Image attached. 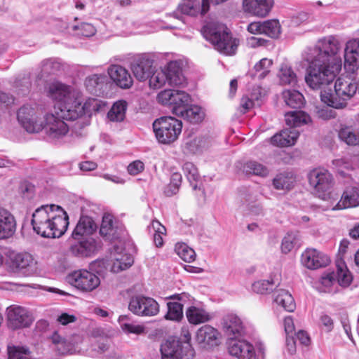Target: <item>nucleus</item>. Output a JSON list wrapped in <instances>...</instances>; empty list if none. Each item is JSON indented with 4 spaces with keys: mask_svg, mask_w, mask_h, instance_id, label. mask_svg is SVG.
<instances>
[{
    "mask_svg": "<svg viewBox=\"0 0 359 359\" xmlns=\"http://www.w3.org/2000/svg\"><path fill=\"white\" fill-rule=\"evenodd\" d=\"M274 302L281 306L285 311L292 312L296 307L294 298L286 290L277 289L273 293Z\"/></svg>",
    "mask_w": 359,
    "mask_h": 359,
    "instance_id": "obj_32",
    "label": "nucleus"
},
{
    "mask_svg": "<svg viewBox=\"0 0 359 359\" xmlns=\"http://www.w3.org/2000/svg\"><path fill=\"white\" fill-rule=\"evenodd\" d=\"M107 102L97 98H88L84 103L82 102V111H83V118H88L86 121H83L81 125L82 127L89 124V118L94 112L101 111L105 107Z\"/></svg>",
    "mask_w": 359,
    "mask_h": 359,
    "instance_id": "obj_31",
    "label": "nucleus"
},
{
    "mask_svg": "<svg viewBox=\"0 0 359 359\" xmlns=\"http://www.w3.org/2000/svg\"><path fill=\"white\" fill-rule=\"evenodd\" d=\"M357 91H320V98L327 107L335 109L346 106V101L353 97Z\"/></svg>",
    "mask_w": 359,
    "mask_h": 359,
    "instance_id": "obj_17",
    "label": "nucleus"
},
{
    "mask_svg": "<svg viewBox=\"0 0 359 359\" xmlns=\"http://www.w3.org/2000/svg\"><path fill=\"white\" fill-rule=\"evenodd\" d=\"M150 232H154V243L158 248L162 247L163 245V236L166 233L165 227L158 220H153L148 226Z\"/></svg>",
    "mask_w": 359,
    "mask_h": 359,
    "instance_id": "obj_45",
    "label": "nucleus"
},
{
    "mask_svg": "<svg viewBox=\"0 0 359 359\" xmlns=\"http://www.w3.org/2000/svg\"><path fill=\"white\" fill-rule=\"evenodd\" d=\"M333 165L335 166L338 172L341 175H345V172L344 170H351L352 164L350 162L349 159L346 157L337 158L332 161Z\"/></svg>",
    "mask_w": 359,
    "mask_h": 359,
    "instance_id": "obj_59",
    "label": "nucleus"
},
{
    "mask_svg": "<svg viewBox=\"0 0 359 359\" xmlns=\"http://www.w3.org/2000/svg\"><path fill=\"white\" fill-rule=\"evenodd\" d=\"M110 81L104 74H92L85 80V86L87 90H102L108 88Z\"/></svg>",
    "mask_w": 359,
    "mask_h": 359,
    "instance_id": "obj_34",
    "label": "nucleus"
},
{
    "mask_svg": "<svg viewBox=\"0 0 359 359\" xmlns=\"http://www.w3.org/2000/svg\"><path fill=\"white\" fill-rule=\"evenodd\" d=\"M243 170L247 174L262 177H266L269 173V170L266 165L256 161H249L246 162L244 164Z\"/></svg>",
    "mask_w": 359,
    "mask_h": 359,
    "instance_id": "obj_41",
    "label": "nucleus"
},
{
    "mask_svg": "<svg viewBox=\"0 0 359 359\" xmlns=\"http://www.w3.org/2000/svg\"><path fill=\"white\" fill-rule=\"evenodd\" d=\"M61 63L49 58L41 63V72L36 76L34 86L39 90H69V86L56 77L50 76L61 69Z\"/></svg>",
    "mask_w": 359,
    "mask_h": 359,
    "instance_id": "obj_7",
    "label": "nucleus"
},
{
    "mask_svg": "<svg viewBox=\"0 0 359 359\" xmlns=\"http://www.w3.org/2000/svg\"><path fill=\"white\" fill-rule=\"evenodd\" d=\"M309 181L318 194V197L325 200L330 195L334 184L332 175L325 169H315L309 175Z\"/></svg>",
    "mask_w": 359,
    "mask_h": 359,
    "instance_id": "obj_10",
    "label": "nucleus"
},
{
    "mask_svg": "<svg viewBox=\"0 0 359 359\" xmlns=\"http://www.w3.org/2000/svg\"><path fill=\"white\" fill-rule=\"evenodd\" d=\"M148 79L149 86L154 90L161 88L167 81L165 73L163 72H154Z\"/></svg>",
    "mask_w": 359,
    "mask_h": 359,
    "instance_id": "obj_55",
    "label": "nucleus"
},
{
    "mask_svg": "<svg viewBox=\"0 0 359 359\" xmlns=\"http://www.w3.org/2000/svg\"><path fill=\"white\" fill-rule=\"evenodd\" d=\"M285 104L293 109H301L305 104V98L300 91H283Z\"/></svg>",
    "mask_w": 359,
    "mask_h": 359,
    "instance_id": "obj_38",
    "label": "nucleus"
},
{
    "mask_svg": "<svg viewBox=\"0 0 359 359\" xmlns=\"http://www.w3.org/2000/svg\"><path fill=\"white\" fill-rule=\"evenodd\" d=\"M186 316L189 323L198 325L209 321L210 314L203 309L191 306L186 311Z\"/></svg>",
    "mask_w": 359,
    "mask_h": 359,
    "instance_id": "obj_33",
    "label": "nucleus"
},
{
    "mask_svg": "<svg viewBox=\"0 0 359 359\" xmlns=\"http://www.w3.org/2000/svg\"><path fill=\"white\" fill-rule=\"evenodd\" d=\"M206 144V140L202 136L188 138L185 142V149L191 154L201 151Z\"/></svg>",
    "mask_w": 359,
    "mask_h": 359,
    "instance_id": "obj_51",
    "label": "nucleus"
},
{
    "mask_svg": "<svg viewBox=\"0 0 359 359\" xmlns=\"http://www.w3.org/2000/svg\"><path fill=\"white\" fill-rule=\"evenodd\" d=\"M157 141L162 144H170L175 142L182 133V122L175 117L161 116L152 124Z\"/></svg>",
    "mask_w": 359,
    "mask_h": 359,
    "instance_id": "obj_8",
    "label": "nucleus"
},
{
    "mask_svg": "<svg viewBox=\"0 0 359 359\" xmlns=\"http://www.w3.org/2000/svg\"><path fill=\"white\" fill-rule=\"evenodd\" d=\"M273 282L268 280H261L255 282L252 288V290L259 294H266L273 290Z\"/></svg>",
    "mask_w": 359,
    "mask_h": 359,
    "instance_id": "obj_57",
    "label": "nucleus"
},
{
    "mask_svg": "<svg viewBox=\"0 0 359 359\" xmlns=\"http://www.w3.org/2000/svg\"><path fill=\"white\" fill-rule=\"evenodd\" d=\"M262 34L271 38H277L280 34V25L277 20H270L262 22Z\"/></svg>",
    "mask_w": 359,
    "mask_h": 359,
    "instance_id": "obj_50",
    "label": "nucleus"
},
{
    "mask_svg": "<svg viewBox=\"0 0 359 359\" xmlns=\"http://www.w3.org/2000/svg\"><path fill=\"white\" fill-rule=\"evenodd\" d=\"M128 309L138 316L151 317L159 313V304L154 298L137 294L130 298Z\"/></svg>",
    "mask_w": 359,
    "mask_h": 359,
    "instance_id": "obj_9",
    "label": "nucleus"
},
{
    "mask_svg": "<svg viewBox=\"0 0 359 359\" xmlns=\"http://www.w3.org/2000/svg\"><path fill=\"white\" fill-rule=\"evenodd\" d=\"M168 312L165 318L173 321H180L183 318V305L180 302H170L167 303Z\"/></svg>",
    "mask_w": 359,
    "mask_h": 359,
    "instance_id": "obj_46",
    "label": "nucleus"
},
{
    "mask_svg": "<svg viewBox=\"0 0 359 359\" xmlns=\"http://www.w3.org/2000/svg\"><path fill=\"white\" fill-rule=\"evenodd\" d=\"M339 139L348 145H359V135L351 127L341 128L338 133Z\"/></svg>",
    "mask_w": 359,
    "mask_h": 359,
    "instance_id": "obj_49",
    "label": "nucleus"
},
{
    "mask_svg": "<svg viewBox=\"0 0 359 359\" xmlns=\"http://www.w3.org/2000/svg\"><path fill=\"white\" fill-rule=\"evenodd\" d=\"M337 280L342 287H348L352 282V276L347 269L345 263L341 261L337 262Z\"/></svg>",
    "mask_w": 359,
    "mask_h": 359,
    "instance_id": "obj_47",
    "label": "nucleus"
},
{
    "mask_svg": "<svg viewBox=\"0 0 359 359\" xmlns=\"http://www.w3.org/2000/svg\"><path fill=\"white\" fill-rule=\"evenodd\" d=\"M229 353L238 359H256L254 346L245 340H231L228 346Z\"/></svg>",
    "mask_w": 359,
    "mask_h": 359,
    "instance_id": "obj_19",
    "label": "nucleus"
},
{
    "mask_svg": "<svg viewBox=\"0 0 359 359\" xmlns=\"http://www.w3.org/2000/svg\"><path fill=\"white\" fill-rule=\"evenodd\" d=\"M359 67V39L349 40L344 49V68L353 72Z\"/></svg>",
    "mask_w": 359,
    "mask_h": 359,
    "instance_id": "obj_22",
    "label": "nucleus"
},
{
    "mask_svg": "<svg viewBox=\"0 0 359 359\" xmlns=\"http://www.w3.org/2000/svg\"><path fill=\"white\" fill-rule=\"evenodd\" d=\"M31 224L34 232L43 238H60L67 229L69 217L59 205H43L34 212Z\"/></svg>",
    "mask_w": 359,
    "mask_h": 359,
    "instance_id": "obj_2",
    "label": "nucleus"
},
{
    "mask_svg": "<svg viewBox=\"0 0 359 359\" xmlns=\"http://www.w3.org/2000/svg\"><path fill=\"white\" fill-rule=\"evenodd\" d=\"M129 321L130 318L127 315H122L118 318V323L124 332L135 334H141L145 332V327L144 325H135Z\"/></svg>",
    "mask_w": 359,
    "mask_h": 359,
    "instance_id": "obj_40",
    "label": "nucleus"
},
{
    "mask_svg": "<svg viewBox=\"0 0 359 359\" xmlns=\"http://www.w3.org/2000/svg\"><path fill=\"white\" fill-rule=\"evenodd\" d=\"M51 340L54 345L53 348L56 350L59 354H65L69 351V346L67 344L66 340L57 332L53 334Z\"/></svg>",
    "mask_w": 359,
    "mask_h": 359,
    "instance_id": "obj_56",
    "label": "nucleus"
},
{
    "mask_svg": "<svg viewBox=\"0 0 359 359\" xmlns=\"http://www.w3.org/2000/svg\"><path fill=\"white\" fill-rule=\"evenodd\" d=\"M15 98L9 91H0V103L7 106L14 103Z\"/></svg>",
    "mask_w": 359,
    "mask_h": 359,
    "instance_id": "obj_64",
    "label": "nucleus"
},
{
    "mask_svg": "<svg viewBox=\"0 0 359 359\" xmlns=\"http://www.w3.org/2000/svg\"><path fill=\"white\" fill-rule=\"evenodd\" d=\"M317 114L318 117L324 119V120H328L332 118L335 117L336 112L332 109H330L327 107H323L322 109H319L317 111Z\"/></svg>",
    "mask_w": 359,
    "mask_h": 359,
    "instance_id": "obj_62",
    "label": "nucleus"
},
{
    "mask_svg": "<svg viewBox=\"0 0 359 359\" xmlns=\"http://www.w3.org/2000/svg\"><path fill=\"white\" fill-rule=\"evenodd\" d=\"M299 136V133L294 128L285 129L280 133L274 135L271 142L278 147H290L294 145Z\"/></svg>",
    "mask_w": 359,
    "mask_h": 359,
    "instance_id": "obj_29",
    "label": "nucleus"
},
{
    "mask_svg": "<svg viewBox=\"0 0 359 359\" xmlns=\"http://www.w3.org/2000/svg\"><path fill=\"white\" fill-rule=\"evenodd\" d=\"M8 327L12 330L27 328L34 322L32 313L25 308L12 305L6 309Z\"/></svg>",
    "mask_w": 359,
    "mask_h": 359,
    "instance_id": "obj_11",
    "label": "nucleus"
},
{
    "mask_svg": "<svg viewBox=\"0 0 359 359\" xmlns=\"http://www.w3.org/2000/svg\"><path fill=\"white\" fill-rule=\"evenodd\" d=\"M13 266L25 276H30L37 273V263L32 255L29 253H19L14 257Z\"/></svg>",
    "mask_w": 359,
    "mask_h": 359,
    "instance_id": "obj_21",
    "label": "nucleus"
},
{
    "mask_svg": "<svg viewBox=\"0 0 359 359\" xmlns=\"http://www.w3.org/2000/svg\"><path fill=\"white\" fill-rule=\"evenodd\" d=\"M97 229L93 219L88 216H81L75 226L72 236L74 240H80L82 238L90 237Z\"/></svg>",
    "mask_w": 359,
    "mask_h": 359,
    "instance_id": "obj_28",
    "label": "nucleus"
},
{
    "mask_svg": "<svg viewBox=\"0 0 359 359\" xmlns=\"http://www.w3.org/2000/svg\"><path fill=\"white\" fill-rule=\"evenodd\" d=\"M190 341L189 332L183 337H169L161 344V359H194L195 351Z\"/></svg>",
    "mask_w": 359,
    "mask_h": 359,
    "instance_id": "obj_5",
    "label": "nucleus"
},
{
    "mask_svg": "<svg viewBox=\"0 0 359 359\" xmlns=\"http://www.w3.org/2000/svg\"><path fill=\"white\" fill-rule=\"evenodd\" d=\"M260 95V91L243 95L241 100L240 106L238 109V111L243 114L247 113L250 109L254 107L256 104V102H258Z\"/></svg>",
    "mask_w": 359,
    "mask_h": 359,
    "instance_id": "obj_48",
    "label": "nucleus"
},
{
    "mask_svg": "<svg viewBox=\"0 0 359 359\" xmlns=\"http://www.w3.org/2000/svg\"><path fill=\"white\" fill-rule=\"evenodd\" d=\"M340 50V43L333 36L319 39L310 50L305 75V82L310 88H324L333 81L342 67Z\"/></svg>",
    "mask_w": 359,
    "mask_h": 359,
    "instance_id": "obj_1",
    "label": "nucleus"
},
{
    "mask_svg": "<svg viewBox=\"0 0 359 359\" xmlns=\"http://www.w3.org/2000/svg\"><path fill=\"white\" fill-rule=\"evenodd\" d=\"M113 216L110 214H104L102 217V221L100 229V233L103 237L109 239L116 238V230L113 224Z\"/></svg>",
    "mask_w": 359,
    "mask_h": 359,
    "instance_id": "obj_43",
    "label": "nucleus"
},
{
    "mask_svg": "<svg viewBox=\"0 0 359 359\" xmlns=\"http://www.w3.org/2000/svg\"><path fill=\"white\" fill-rule=\"evenodd\" d=\"M273 0H243V7L245 12L259 17L266 16L271 10Z\"/></svg>",
    "mask_w": 359,
    "mask_h": 359,
    "instance_id": "obj_24",
    "label": "nucleus"
},
{
    "mask_svg": "<svg viewBox=\"0 0 359 359\" xmlns=\"http://www.w3.org/2000/svg\"><path fill=\"white\" fill-rule=\"evenodd\" d=\"M203 34L216 50L222 54L231 55L236 53L238 43L223 25L208 24L203 27Z\"/></svg>",
    "mask_w": 359,
    "mask_h": 359,
    "instance_id": "obj_6",
    "label": "nucleus"
},
{
    "mask_svg": "<svg viewBox=\"0 0 359 359\" xmlns=\"http://www.w3.org/2000/svg\"><path fill=\"white\" fill-rule=\"evenodd\" d=\"M71 28L74 31L79 30L78 34L86 37L91 36L96 32L95 27L90 23H81L80 25H72Z\"/></svg>",
    "mask_w": 359,
    "mask_h": 359,
    "instance_id": "obj_58",
    "label": "nucleus"
},
{
    "mask_svg": "<svg viewBox=\"0 0 359 359\" xmlns=\"http://www.w3.org/2000/svg\"><path fill=\"white\" fill-rule=\"evenodd\" d=\"M358 205H359V184H355L346 188L341 200L332 210H342Z\"/></svg>",
    "mask_w": 359,
    "mask_h": 359,
    "instance_id": "obj_26",
    "label": "nucleus"
},
{
    "mask_svg": "<svg viewBox=\"0 0 359 359\" xmlns=\"http://www.w3.org/2000/svg\"><path fill=\"white\" fill-rule=\"evenodd\" d=\"M183 172L194 190L198 188L197 182L200 180V175L196 165L191 162H186L182 167Z\"/></svg>",
    "mask_w": 359,
    "mask_h": 359,
    "instance_id": "obj_44",
    "label": "nucleus"
},
{
    "mask_svg": "<svg viewBox=\"0 0 359 359\" xmlns=\"http://www.w3.org/2000/svg\"><path fill=\"white\" fill-rule=\"evenodd\" d=\"M301 245L300 236L298 232L290 231L283 237L281 243V251L283 253L287 254L294 248H298Z\"/></svg>",
    "mask_w": 359,
    "mask_h": 359,
    "instance_id": "obj_37",
    "label": "nucleus"
},
{
    "mask_svg": "<svg viewBox=\"0 0 359 359\" xmlns=\"http://www.w3.org/2000/svg\"><path fill=\"white\" fill-rule=\"evenodd\" d=\"M107 74L111 81L120 88L128 89L133 83L129 72L119 65H111L107 69Z\"/></svg>",
    "mask_w": 359,
    "mask_h": 359,
    "instance_id": "obj_18",
    "label": "nucleus"
},
{
    "mask_svg": "<svg viewBox=\"0 0 359 359\" xmlns=\"http://www.w3.org/2000/svg\"><path fill=\"white\" fill-rule=\"evenodd\" d=\"M302 264L309 269H317L329 264V257L314 248H308L301 257Z\"/></svg>",
    "mask_w": 359,
    "mask_h": 359,
    "instance_id": "obj_16",
    "label": "nucleus"
},
{
    "mask_svg": "<svg viewBox=\"0 0 359 359\" xmlns=\"http://www.w3.org/2000/svg\"><path fill=\"white\" fill-rule=\"evenodd\" d=\"M223 330L229 337V341L235 340L237 335L243 331L241 319L235 315L226 316L223 319Z\"/></svg>",
    "mask_w": 359,
    "mask_h": 359,
    "instance_id": "obj_30",
    "label": "nucleus"
},
{
    "mask_svg": "<svg viewBox=\"0 0 359 359\" xmlns=\"http://www.w3.org/2000/svg\"><path fill=\"white\" fill-rule=\"evenodd\" d=\"M170 299H175L177 300V302H180L182 304H185L187 302H191L194 299L192 297L187 293V292H182L180 294H175L173 295H171L168 297Z\"/></svg>",
    "mask_w": 359,
    "mask_h": 359,
    "instance_id": "obj_63",
    "label": "nucleus"
},
{
    "mask_svg": "<svg viewBox=\"0 0 359 359\" xmlns=\"http://www.w3.org/2000/svg\"><path fill=\"white\" fill-rule=\"evenodd\" d=\"M20 192L24 198L30 199L34 196V186L31 183L25 182L20 186Z\"/></svg>",
    "mask_w": 359,
    "mask_h": 359,
    "instance_id": "obj_60",
    "label": "nucleus"
},
{
    "mask_svg": "<svg viewBox=\"0 0 359 359\" xmlns=\"http://www.w3.org/2000/svg\"><path fill=\"white\" fill-rule=\"evenodd\" d=\"M144 163L140 161H135L128 166V172L132 175H136L143 171Z\"/></svg>",
    "mask_w": 359,
    "mask_h": 359,
    "instance_id": "obj_61",
    "label": "nucleus"
},
{
    "mask_svg": "<svg viewBox=\"0 0 359 359\" xmlns=\"http://www.w3.org/2000/svg\"><path fill=\"white\" fill-rule=\"evenodd\" d=\"M128 104L125 100L114 102L107 113V118L113 122L123 121L126 117Z\"/></svg>",
    "mask_w": 359,
    "mask_h": 359,
    "instance_id": "obj_36",
    "label": "nucleus"
},
{
    "mask_svg": "<svg viewBox=\"0 0 359 359\" xmlns=\"http://www.w3.org/2000/svg\"><path fill=\"white\" fill-rule=\"evenodd\" d=\"M17 118L20 124L30 133H39L43 125L39 118L35 108L26 104L20 107L17 112Z\"/></svg>",
    "mask_w": 359,
    "mask_h": 359,
    "instance_id": "obj_12",
    "label": "nucleus"
},
{
    "mask_svg": "<svg viewBox=\"0 0 359 359\" xmlns=\"http://www.w3.org/2000/svg\"><path fill=\"white\" fill-rule=\"evenodd\" d=\"M175 251L179 257L186 262H192L195 260V251L185 243L177 245Z\"/></svg>",
    "mask_w": 359,
    "mask_h": 359,
    "instance_id": "obj_54",
    "label": "nucleus"
},
{
    "mask_svg": "<svg viewBox=\"0 0 359 359\" xmlns=\"http://www.w3.org/2000/svg\"><path fill=\"white\" fill-rule=\"evenodd\" d=\"M48 96L55 101V109L63 119H83V100L80 91H48Z\"/></svg>",
    "mask_w": 359,
    "mask_h": 359,
    "instance_id": "obj_4",
    "label": "nucleus"
},
{
    "mask_svg": "<svg viewBox=\"0 0 359 359\" xmlns=\"http://www.w3.org/2000/svg\"><path fill=\"white\" fill-rule=\"evenodd\" d=\"M165 76L167 81L170 86L185 87L187 79L182 72V64L181 62L175 60L168 62Z\"/></svg>",
    "mask_w": 359,
    "mask_h": 359,
    "instance_id": "obj_23",
    "label": "nucleus"
},
{
    "mask_svg": "<svg viewBox=\"0 0 359 359\" xmlns=\"http://www.w3.org/2000/svg\"><path fill=\"white\" fill-rule=\"evenodd\" d=\"M156 99L162 105L169 107L172 114L190 123L198 124L205 118L204 110L191 104V96L186 91H160Z\"/></svg>",
    "mask_w": 359,
    "mask_h": 359,
    "instance_id": "obj_3",
    "label": "nucleus"
},
{
    "mask_svg": "<svg viewBox=\"0 0 359 359\" xmlns=\"http://www.w3.org/2000/svg\"><path fill=\"white\" fill-rule=\"evenodd\" d=\"M154 60L147 54L135 56L131 62V69L139 81H145L152 74Z\"/></svg>",
    "mask_w": 359,
    "mask_h": 359,
    "instance_id": "obj_15",
    "label": "nucleus"
},
{
    "mask_svg": "<svg viewBox=\"0 0 359 359\" xmlns=\"http://www.w3.org/2000/svg\"><path fill=\"white\" fill-rule=\"evenodd\" d=\"M285 123L290 127L294 128L308 123L310 116L302 111H294L287 112L285 114Z\"/></svg>",
    "mask_w": 359,
    "mask_h": 359,
    "instance_id": "obj_35",
    "label": "nucleus"
},
{
    "mask_svg": "<svg viewBox=\"0 0 359 359\" xmlns=\"http://www.w3.org/2000/svg\"><path fill=\"white\" fill-rule=\"evenodd\" d=\"M8 359H31L29 349L25 346L8 347Z\"/></svg>",
    "mask_w": 359,
    "mask_h": 359,
    "instance_id": "obj_52",
    "label": "nucleus"
},
{
    "mask_svg": "<svg viewBox=\"0 0 359 359\" xmlns=\"http://www.w3.org/2000/svg\"><path fill=\"white\" fill-rule=\"evenodd\" d=\"M16 229L13 215L6 209L0 207V239L11 237Z\"/></svg>",
    "mask_w": 359,
    "mask_h": 359,
    "instance_id": "obj_27",
    "label": "nucleus"
},
{
    "mask_svg": "<svg viewBox=\"0 0 359 359\" xmlns=\"http://www.w3.org/2000/svg\"><path fill=\"white\" fill-rule=\"evenodd\" d=\"M60 112L55 109V114H48L45 116V126L43 128L49 137L60 139L69 132V126L64 121L65 119L60 116Z\"/></svg>",
    "mask_w": 359,
    "mask_h": 359,
    "instance_id": "obj_14",
    "label": "nucleus"
},
{
    "mask_svg": "<svg viewBox=\"0 0 359 359\" xmlns=\"http://www.w3.org/2000/svg\"><path fill=\"white\" fill-rule=\"evenodd\" d=\"M272 64L273 62L271 60L268 58L262 59L254 67L255 71L254 76L259 79H264L269 73V69Z\"/></svg>",
    "mask_w": 359,
    "mask_h": 359,
    "instance_id": "obj_53",
    "label": "nucleus"
},
{
    "mask_svg": "<svg viewBox=\"0 0 359 359\" xmlns=\"http://www.w3.org/2000/svg\"><path fill=\"white\" fill-rule=\"evenodd\" d=\"M218 331L210 325L200 327L196 334V341L203 348H210L219 344Z\"/></svg>",
    "mask_w": 359,
    "mask_h": 359,
    "instance_id": "obj_20",
    "label": "nucleus"
},
{
    "mask_svg": "<svg viewBox=\"0 0 359 359\" xmlns=\"http://www.w3.org/2000/svg\"><path fill=\"white\" fill-rule=\"evenodd\" d=\"M278 77L280 83L282 85L294 86L297 82L296 74L293 72L292 68L286 64L281 65Z\"/></svg>",
    "mask_w": 359,
    "mask_h": 359,
    "instance_id": "obj_42",
    "label": "nucleus"
},
{
    "mask_svg": "<svg viewBox=\"0 0 359 359\" xmlns=\"http://www.w3.org/2000/svg\"><path fill=\"white\" fill-rule=\"evenodd\" d=\"M77 241L76 243L70 247V252L75 256L91 257L97 250V242L92 237L82 238Z\"/></svg>",
    "mask_w": 359,
    "mask_h": 359,
    "instance_id": "obj_25",
    "label": "nucleus"
},
{
    "mask_svg": "<svg viewBox=\"0 0 359 359\" xmlns=\"http://www.w3.org/2000/svg\"><path fill=\"white\" fill-rule=\"evenodd\" d=\"M69 282L77 289L83 292H90L100 284V278L87 270L76 271L68 276Z\"/></svg>",
    "mask_w": 359,
    "mask_h": 359,
    "instance_id": "obj_13",
    "label": "nucleus"
},
{
    "mask_svg": "<svg viewBox=\"0 0 359 359\" xmlns=\"http://www.w3.org/2000/svg\"><path fill=\"white\" fill-rule=\"evenodd\" d=\"M294 183L293 175L287 172L278 174L273 180V185L278 190L290 189Z\"/></svg>",
    "mask_w": 359,
    "mask_h": 359,
    "instance_id": "obj_39",
    "label": "nucleus"
}]
</instances>
